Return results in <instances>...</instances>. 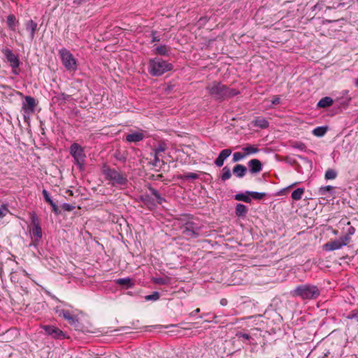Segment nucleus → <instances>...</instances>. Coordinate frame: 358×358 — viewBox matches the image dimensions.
<instances>
[{"label":"nucleus","instance_id":"obj_1","mask_svg":"<svg viewBox=\"0 0 358 358\" xmlns=\"http://www.w3.org/2000/svg\"><path fill=\"white\" fill-rule=\"evenodd\" d=\"M209 94L216 101L222 102L239 94L234 88H229L221 82L214 81L209 83L206 87Z\"/></svg>","mask_w":358,"mask_h":358},{"label":"nucleus","instance_id":"obj_2","mask_svg":"<svg viewBox=\"0 0 358 358\" xmlns=\"http://www.w3.org/2000/svg\"><path fill=\"white\" fill-rule=\"evenodd\" d=\"M290 293L293 297L302 300H315L320 295V290L317 285L306 283L296 286Z\"/></svg>","mask_w":358,"mask_h":358},{"label":"nucleus","instance_id":"obj_3","mask_svg":"<svg viewBox=\"0 0 358 358\" xmlns=\"http://www.w3.org/2000/svg\"><path fill=\"white\" fill-rule=\"evenodd\" d=\"M103 174L105 178L110 181V184L113 187L122 188L127 186L129 181L125 173L105 166L103 169Z\"/></svg>","mask_w":358,"mask_h":358},{"label":"nucleus","instance_id":"obj_4","mask_svg":"<svg viewBox=\"0 0 358 358\" xmlns=\"http://www.w3.org/2000/svg\"><path fill=\"white\" fill-rule=\"evenodd\" d=\"M173 68V66L171 63L160 57H155L149 60L148 71L152 76L159 77L171 71Z\"/></svg>","mask_w":358,"mask_h":358},{"label":"nucleus","instance_id":"obj_5","mask_svg":"<svg viewBox=\"0 0 358 358\" xmlns=\"http://www.w3.org/2000/svg\"><path fill=\"white\" fill-rule=\"evenodd\" d=\"M59 55L65 69L69 73H75L78 69V60L66 48L60 49Z\"/></svg>","mask_w":358,"mask_h":358},{"label":"nucleus","instance_id":"obj_6","mask_svg":"<svg viewBox=\"0 0 358 358\" xmlns=\"http://www.w3.org/2000/svg\"><path fill=\"white\" fill-rule=\"evenodd\" d=\"M202 226L199 223V220H189L181 227L182 233L188 238H196L199 236Z\"/></svg>","mask_w":358,"mask_h":358},{"label":"nucleus","instance_id":"obj_7","mask_svg":"<svg viewBox=\"0 0 358 358\" xmlns=\"http://www.w3.org/2000/svg\"><path fill=\"white\" fill-rule=\"evenodd\" d=\"M69 152L74 159V164L80 170H83L86 158L83 148L78 143H73L69 148Z\"/></svg>","mask_w":358,"mask_h":358},{"label":"nucleus","instance_id":"obj_8","mask_svg":"<svg viewBox=\"0 0 358 358\" xmlns=\"http://www.w3.org/2000/svg\"><path fill=\"white\" fill-rule=\"evenodd\" d=\"M1 51L7 62L10 64V66L12 69V73L14 75H18L20 73L18 68L22 64L18 58V56L15 55L13 51L8 48H3Z\"/></svg>","mask_w":358,"mask_h":358},{"label":"nucleus","instance_id":"obj_9","mask_svg":"<svg viewBox=\"0 0 358 358\" xmlns=\"http://www.w3.org/2000/svg\"><path fill=\"white\" fill-rule=\"evenodd\" d=\"M41 329L45 334L54 339L63 340L67 338L66 334L58 327L53 325H42Z\"/></svg>","mask_w":358,"mask_h":358},{"label":"nucleus","instance_id":"obj_10","mask_svg":"<svg viewBox=\"0 0 358 358\" xmlns=\"http://www.w3.org/2000/svg\"><path fill=\"white\" fill-rule=\"evenodd\" d=\"M348 238L343 239V237H340L338 239H336L332 241L327 242L324 245V248L327 251H332L341 248L343 246L347 245Z\"/></svg>","mask_w":358,"mask_h":358},{"label":"nucleus","instance_id":"obj_11","mask_svg":"<svg viewBox=\"0 0 358 358\" xmlns=\"http://www.w3.org/2000/svg\"><path fill=\"white\" fill-rule=\"evenodd\" d=\"M25 101L22 103V110L25 113H31L34 111L36 106V100L34 97L26 96L24 97Z\"/></svg>","mask_w":358,"mask_h":358},{"label":"nucleus","instance_id":"obj_12","mask_svg":"<svg viewBox=\"0 0 358 358\" xmlns=\"http://www.w3.org/2000/svg\"><path fill=\"white\" fill-rule=\"evenodd\" d=\"M57 313L59 317H62L64 319L68 321L71 325L76 326L78 323V319L76 316L72 315L68 310L61 309L57 310Z\"/></svg>","mask_w":358,"mask_h":358},{"label":"nucleus","instance_id":"obj_13","mask_svg":"<svg viewBox=\"0 0 358 358\" xmlns=\"http://www.w3.org/2000/svg\"><path fill=\"white\" fill-rule=\"evenodd\" d=\"M231 154V150L229 148L222 150L218 157L215 159L214 163L217 167H222L224 164V160L229 157Z\"/></svg>","mask_w":358,"mask_h":358},{"label":"nucleus","instance_id":"obj_14","mask_svg":"<svg viewBox=\"0 0 358 358\" xmlns=\"http://www.w3.org/2000/svg\"><path fill=\"white\" fill-rule=\"evenodd\" d=\"M249 171L251 173H258L263 168L262 162L257 159H252L248 162Z\"/></svg>","mask_w":358,"mask_h":358},{"label":"nucleus","instance_id":"obj_15","mask_svg":"<svg viewBox=\"0 0 358 358\" xmlns=\"http://www.w3.org/2000/svg\"><path fill=\"white\" fill-rule=\"evenodd\" d=\"M145 136L143 132L134 131L128 134L126 136V141L129 143H138L144 138Z\"/></svg>","mask_w":358,"mask_h":358},{"label":"nucleus","instance_id":"obj_16","mask_svg":"<svg viewBox=\"0 0 358 358\" xmlns=\"http://www.w3.org/2000/svg\"><path fill=\"white\" fill-rule=\"evenodd\" d=\"M153 52L157 55L169 57L171 54V48L166 45H161L155 48Z\"/></svg>","mask_w":358,"mask_h":358},{"label":"nucleus","instance_id":"obj_17","mask_svg":"<svg viewBox=\"0 0 358 358\" xmlns=\"http://www.w3.org/2000/svg\"><path fill=\"white\" fill-rule=\"evenodd\" d=\"M139 200L150 210H152L157 206L154 199L148 194L141 195L139 196Z\"/></svg>","mask_w":358,"mask_h":358},{"label":"nucleus","instance_id":"obj_18","mask_svg":"<svg viewBox=\"0 0 358 358\" xmlns=\"http://www.w3.org/2000/svg\"><path fill=\"white\" fill-rule=\"evenodd\" d=\"M26 30L29 32V37L33 40L35 37L36 31L38 30V24L32 20H28L25 24Z\"/></svg>","mask_w":358,"mask_h":358},{"label":"nucleus","instance_id":"obj_19","mask_svg":"<svg viewBox=\"0 0 358 358\" xmlns=\"http://www.w3.org/2000/svg\"><path fill=\"white\" fill-rule=\"evenodd\" d=\"M248 171L246 166L242 164H236L233 168V173L238 178L244 177Z\"/></svg>","mask_w":358,"mask_h":358},{"label":"nucleus","instance_id":"obj_20","mask_svg":"<svg viewBox=\"0 0 358 358\" xmlns=\"http://www.w3.org/2000/svg\"><path fill=\"white\" fill-rule=\"evenodd\" d=\"M334 187L331 185L322 186L318 190L319 195L327 197L331 196L334 193Z\"/></svg>","mask_w":358,"mask_h":358},{"label":"nucleus","instance_id":"obj_21","mask_svg":"<svg viewBox=\"0 0 358 358\" xmlns=\"http://www.w3.org/2000/svg\"><path fill=\"white\" fill-rule=\"evenodd\" d=\"M248 211V207L242 203H238L235 208L236 215L239 217H245Z\"/></svg>","mask_w":358,"mask_h":358},{"label":"nucleus","instance_id":"obj_22","mask_svg":"<svg viewBox=\"0 0 358 358\" xmlns=\"http://www.w3.org/2000/svg\"><path fill=\"white\" fill-rule=\"evenodd\" d=\"M148 188V190L150 192L151 194L155 197L156 205L157 204L161 205L162 203L166 201V199L164 197H162L160 195L159 192L156 189H155L154 187H152L151 186H149Z\"/></svg>","mask_w":358,"mask_h":358},{"label":"nucleus","instance_id":"obj_23","mask_svg":"<svg viewBox=\"0 0 358 358\" xmlns=\"http://www.w3.org/2000/svg\"><path fill=\"white\" fill-rule=\"evenodd\" d=\"M168 149L167 144L165 141H159L157 145H155L152 151L154 154L161 155V152H165Z\"/></svg>","mask_w":358,"mask_h":358},{"label":"nucleus","instance_id":"obj_24","mask_svg":"<svg viewBox=\"0 0 358 358\" xmlns=\"http://www.w3.org/2000/svg\"><path fill=\"white\" fill-rule=\"evenodd\" d=\"M236 337L245 344L250 345L252 343L251 340H252V338L248 334L238 331L236 334Z\"/></svg>","mask_w":358,"mask_h":358},{"label":"nucleus","instance_id":"obj_25","mask_svg":"<svg viewBox=\"0 0 358 358\" xmlns=\"http://www.w3.org/2000/svg\"><path fill=\"white\" fill-rule=\"evenodd\" d=\"M31 231L34 242H38L42 238L43 232H42L41 225L32 227Z\"/></svg>","mask_w":358,"mask_h":358},{"label":"nucleus","instance_id":"obj_26","mask_svg":"<svg viewBox=\"0 0 358 358\" xmlns=\"http://www.w3.org/2000/svg\"><path fill=\"white\" fill-rule=\"evenodd\" d=\"M6 22H7L8 28L12 31H15L16 26L18 25V24H19V21L16 19L15 16L13 14H10L7 17Z\"/></svg>","mask_w":358,"mask_h":358},{"label":"nucleus","instance_id":"obj_27","mask_svg":"<svg viewBox=\"0 0 358 358\" xmlns=\"http://www.w3.org/2000/svg\"><path fill=\"white\" fill-rule=\"evenodd\" d=\"M152 282L156 285H169L171 283V278L169 276L165 277H153Z\"/></svg>","mask_w":358,"mask_h":358},{"label":"nucleus","instance_id":"obj_28","mask_svg":"<svg viewBox=\"0 0 358 358\" xmlns=\"http://www.w3.org/2000/svg\"><path fill=\"white\" fill-rule=\"evenodd\" d=\"M115 282L117 285L124 286L126 288H131L134 285L132 280L129 278H119Z\"/></svg>","mask_w":358,"mask_h":358},{"label":"nucleus","instance_id":"obj_29","mask_svg":"<svg viewBox=\"0 0 358 358\" xmlns=\"http://www.w3.org/2000/svg\"><path fill=\"white\" fill-rule=\"evenodd\" d=\"M333 103V99L329 96H325L322 98L317 103L319 108H327L331 106Z\"/></svg>","mask_w":358,"mask_h":358},{"label":"nucleus","instance_id":"obj_30","mask_svg":"<svg viewBox=\"0 0 358 358\" xmlns=\"http://www.w3.org/2000/svg\"><path fill=\"white\" fill-rule=\"evenodd\" d=\"M234 199L236 201H243L245 203H251L252 199L249 195L245 193H238L234 196Z\"/></svg>","mask_w":358,"mask_h":358},{"label":"nucleus","instance_id":"obj_31","mask_svg":"<svg viewBox=\"0 0 358 358\" xmlns=\"http://www.w3.org/2000/svg\"><path fill=\"white\" fill-rule=\"evenodd\" d=\"M71 98V95L66 94L64 92L59 93L57 95L55 96L52 99L55 100V102H58L61 101L63 103H66Z\"/></svg>","mask_w":358,"mask_h":358},{"label":"nucleus","instance_id":"obj_32","mask_svg":"<svg viewBox=\"0 0 358 358\" xmlns=\"http://www.w3.org/2000/svg\"><path fill=\"white\" fill-rule=\"evenodd\" d=\"M304 193V189L301 187H299L296 189L294 190L292 193V199L294 201H299L302 198V196Z\"/></svg>","mask_w":358,"mask_h":358},{"label":"nucleus","instance_id":"obj_33","mask_svg":"<svg viewBox=\"0 0 358 358\" xmlns=\"http://www.w3.org/2000/svg\"><path fill=\"white\" fill-rule=\"evenodd\" d=\"M242 150L245 153V157L251 154L257 153L259 151V149L252 145H248L245 147H243Z\"/></svg>","mask_w":358,"mask_h":358},{"label":"nucleus","instance_id":"obj_34","mask_svg":"<svg viewBox=\"0 0 358 358\" xmlns=\"http://www.w3.org/2000/svg\"><path fill=\"white\" fill-rule=\"evenodd\" d=\"M245 194L251 196L252 199L256 200H261L266 196V193L263 192H252V191H246Z\"/></svg>","mask_w":358,"mask_h":358},{"label":"nucleus","instance_id":"obj_35","mask_svg":"<svg viewBox=\"0 0 358 358\" xmlns=\"http://www.w3.org/2000/svg\"><path fill=\"white\" fill-rule=\"evenodd\" d=\"M327 131V127H317L313 131V135L317 137L323 136Z\"/></svg>","mask_w":358,"mask_h":358},{"label":"nucleus","instance_id":"obj_36","mask_svg":"<svg viewBox=\"0 0 358 358\" xmlns=\"http://www.w3.org/2000/svg\"><path fill=\"white\" fill-rule=\"evenodd\" d=\"M338 176L337 172L332 169H329L326 171L324 174V178L326 180H334Z\"/></svg>","mask_w":358,"mask_h":358},{"label":"nucleus","instance_id":"obj_37","mask_svg":"<svg viewBox=\"0 0 358 358\" xmlns=\"http://www.w3.org/2000/svg\"><path fill=\"white\" fill-rule=\"evenodd\" d=\"M231 177V173L230 169L228 166H224L222 169V174L221 175V180L222 181H226L229 180Z\"/></svg>","mask_w":358,"mask_h":358},{"label":"nucleus","instance_id":"obj_38","mask_svg":"<svg viewBox=\"0 0 358 358\" xmlns=\"http://www.w3.org/2000/svg\"><path fill=\"white\" fill-rule=\"evenodd\" d=\"M255 125L260 127L261 129H266V128L268 127L269 123L266 119L262 118V119L256 120L255 122Z\"/></svg>","mask_w":358,"mask_h":358},{"label":"nucleus","instance_id":"obj_39","mask_svg":"<svg viewBox=\"0 0 358 358\" xmlns=\"http://www.w3.org/2000/svg\"><path fill=\"white\" fill-rule=\"evenodd\" d=\"M179 178L185 180H196L199 178V175L191 172L185 173L183 175L180 176Z\"/></svg>","mask_w":358,"mask_h":358},{"label":"nucleus","instance_id":"obj_40","mask_svg":"<svg viewBox=\"0 0 358 358\" xmlns=\"http://www.w3.org/2000/svg\"><path fill=\"white\" fill-rule=\"evenodd\" d=\"M159 297H160L159 293L158 292H154L151 294L146 295L145 296V299L146 301H157L159 299Z\"/></svg>","mask_w":358,"mask_h":358},{"label":"nucleus","instance_id":"obj_41","mask_svg":"<svg viewBox=\"0 0 358 358\" xmlns=\"http://www.w3.org/2000/svg\"><path fill=\"white\" fill-rule=\"evenodd\" d=\"M355 228L352 226H350V227H348L347 231H346V234L343 236V239H344L345 238H348V243L350 242V236H352L355 233Z\"/></svg>","mask_w":358,"mask_h":358},{"label":"nucleus","instance_id":"obj_42","mask_svg":"<svg viewBox=\"0 0 358 358\" xmlns=\"http://www.w3.org/2000/svg\"><path fill=\"white\" fill-rule=\"evenodd\" d=\"M31 223L32 227L40 226L39 218L34 212L31 214Z\"/></svg>","mask_w":358,"mask_h":358},{"label":"nucleus","instance_id":"obj_43","mask_svg":"<svg viewBox=\"0 0 358 358\" xmlns=\"http://www.w3.org/2000/svg\"><path fill=\"white\" fill-rule=\"evenodd\" d=\"M346 318L349 320H355L358 322V309H355L350 312V313L346 316Z\"/></svg>","mask_w":358,"mask_h":358},{"label":"nucleus","instance_id":"obj_44","mask_svg":"<svg viewBox=\"0 0 358 358\" xmlns=\"http://www.w3.org/2000/svg\"><path fill=\"white\" fill-rule=\"evenodd\" d=\"M245 157V155L244 152H234L233 155V162H238Z\"/></svg>","mask_w":358,"mask_h":358},{"label":"nucleus","instance_id":"obj_45","mask_svg":"<svg viewBox=\"0 0 358 358\" xmlns=\"http://www.w3.org/2000/svg\"><path fill=\"white\" fill-rule=\"evenodd\" d=\"M8 213H9L8 206L6 204H2L0 207V219L5 217Z\"/></svg>","mask_w":358,"mask_h":358},{"label":"nucleus","instance_id":"obj_46","mask_svg":"<svg viewBox=\"0 0 358 358\" xmlns=\"http://www.w3.org/2000/svg\"><path fill=\"white\" fill-rule=\"evenodd\" d=\"M42 194L45 202L48 203L49 204H52V203L54 202L51 199L49 192L46 189H43Z\"/></svg>","mask_w":358,"mask_h":358},{"label":"nucleus","instance_id":"obj_47","mask_svg":"<svg viewBox=\"0 0 358 358\" xmlns=\"http://www.w3.org/2000/svg\"><path fill=\"white\" fill-rule=\"evenodd\" d=\"M160 157H162V155H157V154H155L154 155V159H153V162L152 163V164L153 166H157V163L159 162H162V164L163 165H164L166 163L163 160V159H160Z\"/></svg>","mask_w":358,"mask_h":358},{"label":"nucleus","instance_id":"obj_48","mask_svg":"<svg viewBox=\"0 0 358 358\" xmlns=\"http://www.w3.org/2000/svg\"><path fill=\"white\" fill-rule=\"evenodd\" d=\"M195 217L189 214H185L182 215V217L180 218V221L182 223V225H185V222L189 220H194Z\"/></svg>","mask_w":358,"mask_h":358},{"label":"nucleus","instance_id":"obj_49","mask_svg":"<svg viewBox=\"0 0 358 358\" xmlns=\"http://www.w3.org/2000/svg\"><path fill=\"white\" fill-rule=\"evenodd\" d=\"M62 208L63 210H64L66 211L70 212V211L73 210L75 208V206H73L71 204H69V203H64L62 204Z\"/></svg>","mask_w":358,"mask_h":358},{"label":"nucleus","instance_id":"obj_50","mask_svg":"<svg viewBox=\"0 0 358 358\" xmlns=\"http://www.w3.org/2000/svg\"><path fill=\"white\" fill-rule=\"evenodd\" d=\"M157 31H155V30H152V32H151V35H152V41H151V42H152V43H154V42H159V41H160L161 38H160V37H159V36H156V34H157Z\"/></svg>","mask_w":358,"mask_h":358},{"label":"nucleus","instance_id":"obj_51","mask_svg":"<svg viewBox=\"0 0 358 358\" xmlns=\"http://www.w3.org/2000/svg\"><path fill=\"white\" fill-rule=\"evenodd\" d=\"M297 183L296 182H294L290 185H289L288 187H285V188H283L281 190H280V192L278 193V195H283L285 194V193L289 189L294 187Z\"/></svg>","mask_w":358,"mask_h":358},{"label":"nucleus","instance_id":"obj_52","mask_svg":"<svg viewBox=\"0 0 358 358\" xmlns=\"http://www.w3.org/2000/svg\"><path fill=\"white\" fill-rule=\"evenodd\" d=\"M90 0H73V3L76 6H79L82 4L86 3Z\"/></svg>","mask_w":358,"mask_h":358},{"label":"nucleus","instance_id":"obj_53","mask_svg":"<svg viewBox=\"0 0 358 358\" xmlns=\"http://www.w3.org/2000/svg\"><path fill=\"white\" fill-rule=\"evenodd\" d=\"M52 207V211L55 213V214H59V208L57 207V206L56 205V203L55 202L52 203V204H50Z\"/></svg>","mask_w":358,"mask_h":358},{"label":"nucleus","instance_id":"obj_54","mask_svg":"<svg viewBox=\"0 0 358 358\" xmlns=\"http://www.w3.org/2000/svg\"><path fill=\"white\" fill-rule=\"evenodd\" d=\"M280 102V99L278 96H275L273 100L271 101V103L273 105H277L279 104Z\"/></svg>","mask_w":358,"mask_h":358},{"label":"nucleus","instance_id":"obj_55","mask_svg":"<svg viewBox=\"0 0 358 358\" xmlns=\"http://www.w3.org/2000/svg\"><path fill=\"white\" fill-rule=\"evenodd\" d=\"M199 313H200V308H196L194 310H193L192 312H191L189 315L193 317V316L196 315V314H198Z\"/></svg>","mask_w":358,"mask_h":358},{"label":"nucleus","instance_id":"obj_56","mask_svg":"<svg viewBox=\"0 0 358 358\" xmlns=\"http://www.w3.org/2000/svg\"><path fill=\"white\" fill-rule=\"evenodd\" d=\"M221 306H226L227 304V300L226 299H222L220 302Z\"/></svg>","mask_w":358,"mask_h":358},{"label":"nucleus","instance_id":"obj_57","mask_svg":"<svg viewBox=\"0 0 358 358\" xmlns=\"http://www.w3.org/2000/svg\"><path fill=\"white\" fill-rule=\"evenodd\" d=\"M296 148L303 150L306 148V145L301 143L299 145H296Z\"/></svg>","mask_w":358,"mask_h":358},{"label":"nucleus","instance_id":"obj_58","mask_svg":"<svg viewBox=\"0 0 358 358\" xmlns=\"http://www.w3.org/2000/svg\"><path fill=\"white\" fill-rule=\"evenodd\" d=\"M21 289L25 293V294H28L29 293V290H28V288L27 287H24V286H22L21 285Z\"/></svg>","mask_w":358,"mask_h":358},{"label":"nucleus","instance_id":"obj_59","mask_svg":"<svg viewBox=\"0 0 358 358\" xmlns=\"http://www.w3.org/2000/svg\"><path fill=\"white\" fill-rule=\"evenodd\" d=\"M0 87H1V88L4 89V90L10 89V87L8 85H2Z\"/></svg>","mask_w":358,"mask_h":358},{"label":"nucleus","instance_id":"obj_60","mask_svg":"<svg viewBox=\"0 0 358 358\" xmlns=\"http://www.w3.org/2000/svg\"><path fill=\"white\" fill-rule=\"evenodd\" d=\"M163 178V175L162 174H159L157 176V180H162Z\"/></svg>","mask_w":358,"mask_h":358},{"label":"nucleus","instance_id":"obj_61","mask_svg":"<svg viewBox=\"0 0 358 358\" xmlns=\"http://www.w3.org/2000/svg\"><path fill=\"white\" fill-rule=\"evenodd\" d=\"M66 193L69 194V196H72L73 195V192H72L71 190H67Z\"/></svg>","mask_w":358,"mask_h":358},{"label":"nucleus","instance_id":"obj_62","mask_svg":"<svg viewBox=\"0 0 358 358\" xmlns=\"http://www.w3.org/2000/svg\"><path fill=\"white\" fill-rule=\"evenodd\" d=\"M22 272H23V274H24V276H28L29 275L28 273L25 270H23Z\"/></svg>","mask_w":358,"mask_h":358},{"label":"nucleus","instance_id":"obj_63","mask_svg":"<svg viewBox=\"0 0 358 358\" xmlns=\"http://www.w3.org/2000/svg\"><path fill=\"white\" fill-rule=\"evenodd\" d=\"M355 86H356V87H358V78H357V79H356V80H355Z\"/></svg>","mask_w":358,"mask_h":358},{"label":"nucleus","instance_id":"obj_64","mask_svg":"<svg viewBox=\"0 0 358 358\" xmlns=\"http://www.w3.org/2000/svg\"><path fill=\"white\" fill-rule=\"evenodd\" d=\"M117 158L119 160H125V158H122L121 156H119V157H117Z\"/></svg>","mask_w":358,"mask_h":358}]
</instances>
